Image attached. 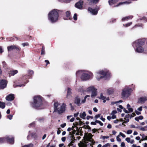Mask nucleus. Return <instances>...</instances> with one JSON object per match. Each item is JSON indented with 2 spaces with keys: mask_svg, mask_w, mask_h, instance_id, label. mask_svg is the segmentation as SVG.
I'll use <instances>...</instances> for the list:
<instances>
[{
  "mask_svg": "<svg viewBox=\"0 0 147 147\" xmlns=\"http://www.w3.org/2000/svg\"><path fill=\"white\" fill-rule=\"evenodd\" d=\"M114 90L112 88H109L107 90V92L109 94H111L113 93Z\"/></svg>",
  "mask_w": 147,
  "mask_h": 147,
  "instance_id": "5701e85b",
  "label": "nucleus"
},
{
  "mask_svg": "<svg viewBox=\"0 0 147 147\" xmlns=\"http://www.w3.org/2000/svg\"><path fill=\"white\" fill-rule=\"evenodd\" d=\"M74 129V127H73V126H72V128H71V127H69V128L67 129V131H70L71 130L73 129Z\"/></svg>",
  "mask_w": 147,
  "mask_h": 147,
  "instance_id": "09e8293b",
  "label": "nucleus"
},
{
  "mask_svg": "<svg viewBox=\"0 0 147 147\" xmlns=\"http://www.w3.org/2000/svg\"><path fill=\"white\" fill-rule=\"evenodd\" d=\"M85 91L88 92H91V96L92 97L96 96L97 94V89L93 86L89 87Z\"/></svg>",
  "mask_w": 147,
  "mask_h": 147,
  "instance_id": "1a4fd4ad",
  "label": "nucleus"
},
{
  "mask_svg": "<svg viewBox=\"0 0 147 147\" xmlns=\"http://www.w3.org/2000/svg\"><path fill=\"white\" fill-rule=\"evenodd\" d=\"M99 10L98 7L93 9L90 7H89L88 9V11L91 13L93 15H96L98 13V11Z\"/></svg>",
  "mask_w": 147,
  "mask_h": 147,
  "instance_id": "ddd939ff",
  "label": "nucleus"
},
{
  "mask_svg": "<svg viewBox=\"0 0 147 147\" xmlns=\"http://www.w3.org/2000/svg\"><path fill=\"white\" fill-rule=\"evenodd\" d=\"M25 86V84H21L20 85H14L13 86L15 88H16L17 87H24Z\"/></svg>",
  "mask_w": 147,
  "mask_h": 147,
  "instance_id": "72a5a7b5",
  "label": "nucleus"
},
{
  "mask_svg": "<svg viewBox=\"0 0 147 147\" xmlns=\"http://www.w3.org/2000/svg\"><path fill=\"white\" fill-rule=\"evenodd\" d=\"M143 119V117L142 116H140L139 117H136L135 118V120L137 121H138L140 119L142 120Z\"/></svg>",
  "mask_w": 147,
  "mask_h": 147,
  "instance_id": "a878e982",
  "label": "nucleus"
},
{
  "mask_svg": "<svg viewBox=\"0 0 147 147\" xmlns=\"http://www.w3.org/2000/svg\"><path fill=\"white\" fill-rule=\"evenodd\" d=\"M89 4H91L92 3L96 4L99 1V0H89Z\"/></svg>",
  "mask_w": 147,
  "mask_h": 147,
  "instance_id": "4be33fe9",
  "label": "nucleus"
},
{
  "mask_svg": "<svg viewBox=\"0 0 147 147\" xmlns=\"http://www.w3.org/2000/svg\"><path fill=\"white\" fill-rule=\"evenodd\" d=\"M66 123H65L63 124H61V127L62 128H63L64 127L66 126Z\"/></svg>",
  "mask_w": 147,
  "mask_h": 147,
  "instance_id": "603ef678",
  "label": "nucleus"
},
{
  "mask_svg": "<svg viewBox=\"0 0 147 147\" xmlns=\"http://www.w3.org/2000/svg\"><path fill=\"white\" fill-rule=\"evenodd\" d=\"M131 3V2L130 1H126L123 2H121L119 3L116 6H118L120 5L126 4H129Z\"/></svg>",
  "mask_w": 147,
  "mask_h": 147,
  "instance_id": "aec40b11",
  "label": "nucleus"
},
{
  "mask_svg": "<svg viewBox=\"0 0 147 147\" xmlns=\"http://www.w3.org/2000/svg\"><path fill=\"white\" fill-rule=\"evenodd\" d=\"M22 45L24 47L25 46L28 45V44L27 43H22Z\"/></svg>",
  "mask_w": 147,
  "mask_h": 147,
  "instance_id": "bf43d9fd",
  "label": "nucleus"
},
{
  "mask_svg": "<svg viewBox=\"0 0 147 147\" xmlns=\"http://www.w3.org/2000/svg\"><path fill=\"white\" fill-rule=\"evenodd\" d=\"M33 146L34 145L33 144L30 143L28 144L22 146V147H33Z\"/></svg>",
  "mask_w": 147,
  "mask_h": 147,
  "instance_id": "c85d7f7f",
  "label": "nucleus"
},
{
  "mask_svg": "<svg viewBox=\"0 0 147 147\" xmlns=\"http://www.w3.org/2000/svg\"><path fill=\"white\" fill-rule=\"evenodd\" d=\"M144 41L141 39L136 40L132 44V45L135 49L136 52L138 53H142L144 51V48L142 46L144 45Z\"/></svg>",
  "mask_w": 147,
  "mask_h": 147,
  "instance_id": "f03ea898",
  "label": "nucleus"
},
{
  "mask_svg": "<svg viewBox=\"0 0 147 147\" xmlns=\"http://www.w3.org/2000/svg\"><path fill=\"white\" fill-rule=\"evenodd\" d=\"M6 141L10 144H13L14 143V138L11 136H9L4 138H0V144Z\"/></svg>",
  "mask_w": 147,
  "mask_h": 147,
  "instance_id": "9d476101",
  "label": "nucleus"
},
{
  "mask_svg": "<svg viewBox=\"0 0 147 147\" xmlns=\"http://www.w3.org/2000/svg\"><path fill=\"white\" fill-rule=\"evenodd\" d=\"M102 138L103 139L105 140V138L108 139L109 138V137L108 136H102Z\"/></svg>",
  "mask_w": 147,
  "mask_h": 147,
  "instance_id": "0e129e2a",
  "label": "nucleus"
},
{
  "mask_svg": "<svg viewBox=\"0 0 147 147\" xmlns=\"http://www.w3.org/2000/svg\"><path fill=\"white\" fill-rule=\"evenodd\" d=\"M42 105V97L39 95L36 96L34 98V102L32 105L33 107L38 109Z\"/></svg>",
  "mask_w": 147,
  "mask_h": 147,
  "instance_id": "423d86ee",
  "label": "nucleus"
},
{
  "mask_svg": "<svg viewBox=\"0 0 147 147\" xmlns=\"http://www.w3.org/2000/svg\"><path fill=\"white\" fill-rule=\"evenodd\" d=\"M100 114H98L96 115L95 116V118L96 119H97L98 118L100 117Z\"/></svg>",
  "mask_w": 147,
  "mask_h": 147,
  "instance_id": "8fccbe9b",
  "label": "nucleus"
},
{
  "mask_svg": "<svg viewBox=\"0 0 147 147\" xmlns=\"http://www.w3.org/2000/svg\"><path fill=\"white\" fill-rule=\"evenodd\" d=\"M86 116V114L85 112H83L82 113H80V117L84 119L85 118Z\"/></svg>",
  "mask_w": 147,
  "mask_h": 147,
  "instance_id": "412c9836",
  "label": "nucleus"
},
{
  "mask_svg": "<svg viewBox=\"0 0 147 147\" xmlns=\"http://www.w3.org/2000/svg\"><path fill=\"white\" fill-rule=\"evenodd\" d=\"M54 112H57L59 114L63 113L65 110L66 105L63 103L61 105L60 102H56L54 103Z\"/></svg>",
  "mask_w": 147,
  "mask_h": 147,
  "instance_id": "7ed1b4c3",
  "label": "nucleus"
},
{
  "mask_svg": "<svg viewBox=\"0 0 147 147\" xmlns=\"http://www.w3.org/2000/svg\"><path fill=\"white\" fill-rule=\"evenodd\" d=\"M74 143V141L73 140H72L71 142L68 144V146H71L73 145V143Z\"/></svg>",
  "mask_w": 147,
  "mask_h": 147,
  "instance_id": "6e6d98bb",
  "label": "nucleus"
},
{
  "mask_svg": "<svg viewBox=\"0 0 147 147\" xmlns=\"http://www.w3.org/2000/svg\"><path fill=\"white\" fill-rule=\"evenodd\" d=\"M132 24V22H129V23H127V24H125V25L123 24V26H125L127 27H128L129 26H130Z\"/></svg>",
  "mask_w": 147,
  "mask_h": 147,
  "instance_id": "2f4dec72",
  "label": "nucleus"
},
{
  "mask_svg": "<svg viewBox=\"0 0 147 147\" xmlns=\"http://www.w3.org/2000/svg\"><path fill=\"white\" fill-rule=\"evenodd\" d=\"M132 131L131 130H129L127 131V133L128 134H130L132 133Z\"/></svg>",
  "mask_w": 147,
  "mask_h": 147,
  "instance_id": "37998d69",
  "label": "nucleus"
},
{
  "mask_svg": "<svg viewBox=\"0 0 147 147\" xmlns=\"http://www.w3.org/2000/svg\"><path fill=\"white\" fill-rule=\"evenodd\" d=\"M117 103H118V101H113L111 102V105H113Z\"/></svg>",
  "mask_w": 147,
  "mask_h": 147,
  "instance_id": "4d7b16f0",
  "label": "nucleus"
},
{
  "mask_svg": "<svg viewBox=\"0 0 147 147\" xmlns=\"http://www.w3.org/2000/svg\"><path fill=\"white\" fill-rule=\"evenodd\" d=\"M80 99L78 97H77L75 98V102L78 106L80 105Z\"/></svg>",
  "mask_w": 147,
  "mask_h": 147,
  "instance_id": "a211bd4d",
  "label": "nucleus"
},
{
  "mask_svg": "<svg viewBox=\"0 0 147 147\" xmlns=\"http://www.w3.org/2000/svg\"><path fill=\"white\" fill-rule=\"evenodd\" d=\"M14 49H16L18 51H19L20 50V49L18 46L14 45L7 47V50L9 52L12 51Z\"/></svg>",
  "mask_w": 147,
  "mask_h": 147,
  "instance_id": "9b49d317",
  "label": "nucleus"
},
{
  "mask_svg": "<svg viewBox=\"0 0 147 147\" xmlns=\"http://www.w3.org/2000/svg\"><path fill=\"white\" fill-rule=\"evenodd\" d=\"M34 73V71H33L32 70H30V71L29 72V74L30 75H32Z\"/></svg>",
  "mask_w": 147,
  "mask_h": 147,
  "instance_id": "052dcab7",
  "label": "nucleus"
},
{
  "mask_svg": "<svg viewBox=\"0 0 147 147\" xmlns=\"http://www.w3.org/2000/svg\"><path fill=\"white\" fill-rule=\"evenodd\" d=\"M92 137H90L86 138L84 144H81L79 143L78 145L79 147H93L92 143L94 144V141H91Z\"/></svg>",
  "mask_w": 147,
  "mask_h": 147,
  "instance_id": "0eeeda50",
  "label": "nucleus"
},
{
  "mask_svg": "<svg viewBox=\"0 0 147 147\" xmlns=\"http://www.w3.org/2000/svg\"><path fill=\"white\" fill-rule=\"evenodd\" d=\"M81 75L80 78L82 80L86 81L89 79L93 77V74L90 72L82 70H79L76 73L77 77Z\"/></svg>",
  "mask_w": 147,
  "mask_h": 147,
  "instance_id": "f257e3e1",
  "label": "nucleus"
},
{
  "mask_svg": "<svg viewBox=\"0 0 147 147\" xmlns=\"http://www.w3.org/2000/svg\"><path fill=\"white\" fill-rule=\"evenodd\" d=\"M7 84V81L5 80H0V89H3L5 88Z\"/></svg>",
  "mask_w": 147,
  "mask_h": 147,
  "instance_id": "f8f14e48",
  "label": "nucleus"
},
{
  "mask_svg": "<svg viewBox=\"0 0 147 147\" xmlns=\"http://www.w3.org/2000/svg\"><path fill=\"white\" fill-rule=\"evenodd\" d=\"M58 11L54 9L51 11L49 14V19L52 23L57 22L58 18Z\"/></svg>",
  "mask_w": 147,
  "mask_h": 147,
  "instance_id": "20e7f679",
  "label": "nucleus"
},
{
  "mask_svg": "<svg viewBox=\"0 0 147 147\" xmlns=\"http://www.w3.org/2000/svg\"><path fill=\"white\" fill-rule=\"evenodd\" d=\"M5 107V103L0 101V108L2 109H4Z\"/></svg>",
  "mask_w": 147,
  "mask_h": 147,
  "instance_id": "bb28decb",
  "label": "nucleus"
},
{
  "mask_svg": "<svg viewBox=\"0 0 147 147\" xmlns=\"http://www.w3.org/2000/svg\"><path fill=\"white\" fill-rule=\"evenodd\" d=\"M135 112L136 113V114L137 115H140L141 114V113L140 112L138 111L137 110H136L135 111Z\"/></svg>",
  "mask_w": 147,
  "mask_h": 147,
  "instance_id": "5fc2aeb1",
  "label": "nucleus"
},
{
  "mask_svg": "<svg viewBox=\"0 0 147 147\" xmlns=\"http://www.w3.org/2000/svg\"><path fill=\"white\" fill-rule=\"evenodd\" d=\"M140 136H142L143 140H147V136H145L144 134H140Z\"/></svg>",
  "mask_w": 147,
  "mask_h": 147,
  "instance_id": "c756f323",
  "label": "nucleus"
},
{
  "mask_svg": "<svg viewBox=\"0 0 147 147\" xmlns=\"http://www.w3.org/2000/svg\"><path fill=\"white\" fill-rule=\"evenodd\" d=\"M128 109V112H129V113H131V112H132L133 111V109L132 108H129Z\"/></svg>",
  "mask_w": 147,
  "mask_h": 147,
  "instance_id": "c03bdc74",
  "label": "nucleus"
},
{
  "mask_svg": "<svg viewBox=\"0 0 147 147\" xmlns=\"http://www.w3.org/2000/svg\"><path fill=\"white\" fill-rule=\"evenodd\" d=\"M70 12L69 11H67L66 12V16L67 18V20H71V19L70 17Z\"/></svg>",
  "mask_w": 147,
  "mask_h": 147,
  "instance_id": "393cba45",
  "label": "nucleus"
},
{
  "mask_svg": "<svg viewBox=\"0 0 147 147\" xmlns=\"http://www.w3.org/2000/svg\"><path fill=\"white\" fill-rule=\"evenodd\" d=\"M133 16H129L123 18L122 19V21H125L128 20L129 19H131L133 18Z\"/></svg>",
  "mask_w": 147,
  "mask_h": 147,
  "instance_id": "f3484780",
  "label": "nucleus"
},
{
  "mask_svg": "<svg viewBox=\"0 0 147 147\" xmlns=\"http://www.w3.org/2000/svg\"><path fill=\"white\" fill-rule=\"evenodd\" d=\"M117 1V0H111L109 1V3L110 5H111L112 4L114 3Z\"/></svg>",
  "mask_w": 147,
  "mask_h": 147,
  "instance_id": "cd10ccee",
  "label": "nucleus"
},
{
  "mask_svg": "<svg viewBox=\"0 0 147 147\" xmlns=\"http://www.w3.org/2000/svg\"><path fill=\"white\" fill-rule=\"evenodd\" d=\"M18 73V71L17 70H14L10 71L9 73V75L10 76H13L15 74H16Z\"/></svg>",
  "mask_w": 147,
  "mask_h": 147,
  "instance_id": "6ab92c4d",
  "label": "nucleus"
},
{
  "mask_svg": "<svg viewBox=\"0 0 147 147\" xmlns=\"http://www.w3.org/2000/svg\"><path fill=\"white\" fill-rule=\"evenodd\" d=\"M45 49L43 47H42V49L41 50V54L42 55H44L45 54Z\"/></svg>",
  "mask_w": 147,
  "mask_h": 147,
  "instance_id": "f704fd0d",
  "label": "nucleus"
},
{
  "mask_svg": "<svg viewBox=\"0 0 147 147\" xmlns=\"http://www.w3.org/2000/svg\"><path fill=\"white\" fill-rule=\"evenodd\" d=\"M14 95L13 94H11L7 96L6 98L7 100L11 101L13 100L14 99Z\"/></svg>",
  "mask_w": 147,
  "mask_h": 147,
  "instance_id": "2eb2a0df",
  "label": "nucleus"
},
{
  "mask_svg": "<svg viewBox=\"0 0 147 147\" xmlns=\"http://www.w3.org/2000/svg\"><path fill=\"white\" fill-rule=\"evenodd\" d=\"M119 135H118L117 137V141L118 142H121V139L119 138Z\"/></svg>",
  "mask_w": 147,
  "mask_h": 147,
  "instance_id": "49530a36",
  "label": "nucleus"
},
{
  "mask_svg": "<svg viewBox=\"0 0 147 147\" xmlns=\"http://www.w3.org/2000/svg\"><path fill=\"white\" fill-rule=\"evenodd\" d=\"M123 111L124 112H125L126 113H129V112L125 108H124L123 109Z\"/></svg>",
  "mask_w": 147,
  "mask_h": 147,
  "instance_id": "338daca9",
  "label": "nucleus"
},
{
  "mask_svg": "<svg viewBox=\"0 0 147 147\" xmlns=\"http://www.w3.org/2000/svg\"><path fill=\"white\" fill-rule=\"evenodd\" d=\"M74 19L75 20H77V15L76 13H75L73 17Z\"/></svg>",
  "mask_w": 147,
  "mask_h": 147,
  "instance_id": "79ce46f5",
  "label": "nucleus"
},
{
  "mask_svg": "<svg viewBox=\"0 0 147 147\" xmlns=\"http://www.w3.org/2000/svg\"><path fill=\"white\" fill-rule=\"evenodd\" d=\"M147 126H146L144 127H139V129H140L142 131H147Z\"/></svg>",
  "mask_w": 147,
  "mask_h": 147,
  "instance_id": "7c9ffc66",
  "label": "nucleus"
},
{
  "mask_svg": "<svg viewBox=\"0 0 147 147\" xmlns=\"http://www.w3.org/2000/svg\"><path fill=\"white\" fill-rule=\"evenodd\" d=\"M112 115L111 117L112 118V119H115L116 118V116L115 115V114H112V115Z\"/></svg>",
  "mask_w": 147,
  "mask_h": 147,
  "instance_id": "864d4df0",
  "label": "nucleus"
},
{
  "mask_svg": "<svg viewBox=\"0 0 147 147\" xmlns=\"http://www.w3.org/2000/svg\"><path fill=\"white\" fill-rule=\"evenodd\" d=\"M96 121L95 122H91V124L93 125H96Z\"/></svg>",
  "mask_w": 147,
  "mask_h": 147,
  "instance_id": "69168bd1",
  "label": "nucleus"
},
{
  "mask_svg": "<svg viewBox=\"0 0 147 147\" xmlns=\"http://www.w3.org/2000/svg\"><path fill=\"white\" fill-rule=\"evenodd\" d=\"M117 113V111L116 110H114L112 111V112L111 114V115H112L113 114H115Z\"/></svg>",
  "mask_w": 147,
  "mask_h": 147,
  "instance_id": "a18cd8bd",
  "label": "nucleus"
},
{
  "mask_svg": "<svg viewBox=\"0 0 147 147\" xmlns=\"http://www.w3.org/2000/svg\"><path fill=\"white\" fill-rule=\"evenodd\" d=\"M83 3V1H80L75 4V7L78 9H81L82 7Z\"/></svg>",
  "mask_w": 147,
  "mask_h": 147,
  "instance_id": "4468645a",
  "label": "nucleus"
},
{
  "mask_svg": "<svg viewBox=\"0 0 147 147\" xmlns=\"http://www.w3.org/2000/svg\"><path fill=\"white\" fill-rule=\"evenodd\" d=\"M96 122L97 123H99L101 126H102L103 125V123L99 121L96 120Z\"/></svg>",
  "mask_w": 147,
  "mask_h": 147,
  "instance_id": "a19ab883",
  "label": "nucleus"
},
{
  "mask_svg": "<svg viewBox=\"0 0 147 147\" xmlns=\"http://www.w3.org/2000/svg\"><path fill=\"white\" fill-rule=\"evenodd\" d=\"M71 89L69 88H68L67 89V97H68L69 96H70L71 94Z\"/></svg>",
  "mask_w": 147,
  "mask_h": 147,
  "instance_id": "b1692460",
  "label": "nucleus"
},
{
  "mask_svg": "<svg viewBox=\"0 0 147 147\" xmlns=\"http://www.w3.org/2000/svg\"><path fill=\"white\" fill-rule=\"evenodd\" d=\"M121 147H124L125 146V144L124 142L121 143Z\"/></svg>",
  "mask_w": 147,
  "mask_h": 147,
  "instance_id": "680f3d73",
  "label": "nucleus"
},
{
  "mask_svg": "<svg viewBox=\"0 0 147 147\" xmlns=\"http://www.w3.org/2000/svg\"><path fill=\"white\" fill-rule=\"evenodd\" d=\"M130 139L129 138H127L125 139V140L128 142L130 143Z\"/></svg>",
  "mask_w": 147,
  "mask_h": 147,
  "instance_id": "de8ad7c7",
  "label": "nucleus"
},
{
  "mask_svg": "<svg viewBox=\"0 0 147 147\" xmlns=\"http://www.w3.org/2000/svg\"><path fill=\"white\" fill-rule=\"evenodd\" d=\"M124 119L125 120V121H124L123 122V123H122V124L124 125V126H125V125L123 124V123H126L128 122L129 121V120L128 118H124Z\"/></svg>",
  "mask_w": 147,
  "mask_h": 147,
  "instance_id": "473e14b6",
  "label": "nucleus"
},
{
  "mask_svg": "<svg viewBox=\"0 0 147 147\" xmlns=\"http://www.w3.org/2000/svg\"><path fill=\"white\" fill-rule=\"evenodd\" d=\"M100 99H102V100H104V99H106V97L104 96L103 95V94H100Z\"/></svg>",
  "mask_w": 147,
  "mask_h": 147,
  "instance_id": "c9c22d12",
  "label": "nucleus"
},
{
  "mask_svg": "<svg viewBox=\"0 0 147 147\" xmlns=\"http://www.w3.org/2000/svg\"><path fill=\"white\" fill-rule=\"evenodd\" d=\"M119 135L121 136L123 138H125V135L123 134L121 132L120 133Z\"/></svg>",
  "mask_w": 147,
  "mask_h": 147,
  "instance_id": "13d9d810",
  "label": "nucleus"
},
{
  "mask_svg": "<svg viewBox=\"0 0 147 147\" xmlns=\"http://www.w3.org/2000/svg\"><path fill=\"white\" fill-rule=\"evenodd\" d=\"M147 100V97H142L139 99L138 102L141 104H143Z\"/></svg>",
  "mask_w": 147,
  "mask_h": 147,
  "instance_id": "dca6fc26",
  "label": "nucleus"
},
{
  "mask_svg": "<svg viewBox=\"0 0 147 147\" xmlns=\"http://www.w3.org/2000/svg\"><path fill=\"white\" fill-rule=\"evenodd\" d=\"M79 122H78L73 123V124L74 126H73L74 127H74H76L77 125H78L79 124Z\"/></svg>",
  "mask_w": 147,
  "mask_h": 147,
  "instance_id": "e433bc0d",
  "label": "nucleus"
},
{
  "mask_svg": "<svg viewBox=\"0 0 147 147\" xmlns=\"http://www.w3.org/2000/svg\"><path fill=\"white\" fill-rule=\"evenodd\" d=\"M13 117V115H9L7 116V118L10 120L12 119V118Z\"/></svg>",
  "mask_w": 147,
  "mask_h": 147,
  "instance_id": "3c124183",
  "label": "nucleus"
},
{
  "mask_svg": "<svg viewBox=\"0 0 147 147\" xmlns=\"http://www.w3.org/2000/svg\"><path fill=\"white\" fill-rule=\"evenodd\" d=\"M132 115H130L129 114L126 115L125 118H130V119L132 117Z\"/></svg>",
  "mask_w": 147,
  "mask_h": 147,
  "instance_id": "4c0bfd02",
  "label": "nucleus"
},
{
  "mask_svg": "<svg viewBox=\"0 0 147 147\" xmlns=\"http://www.w3.org/2000/svg\"><path fill=\"white\" fill-rule=\"evenodd\" d=\"M132 90L131 88L128 87H125L123 90L121 95L123 98H127L131 95Z\"/></svg>",
  "mask_w": 147,
  "mask_h": 147,
  "instance_id": "6e6552de",
  "label": "nucleus"
},
{
  "mask_svg": "<svg viewBox=\"0 0 147 147\" xmlns=\"http://www.w3.org/2000/svg\"><path fill=\"white\" fill-rule=\"evenodd\" d=\"M140 20H143L144 22H146L147 21V18L145 17L142 18H141Z\"/></svg>",
  "mask_w": 147,
  "mask_h": 147,
  "instance_id": "ea45409f",
  "label": "nucleus"
},
{
  "mask_svg": "<svg viewBox=\"0 0 147 147\" xmlns=\"http://www.w3.org/2000/svg\"><path fill=\"white\" fill-rule=\"evenodd\" d=\"M110 75V74L109 71L106 69L99 70L96 73V78L98 81L106 76H107Z\"/></svg>",
  "mask_w": 147,
  "mask_h": 147,
  "instance_id": "39448f33",
  "label": "nucleus"
},
{
  "mask_svg": "<svg viewBox=\"0 0 147 147\" xmlns=\"http://www.w3.org/2000/svg\"><path fill=\"white\" fill-rule=\"evenodd\" d=\"M100 119L103 122H104L105 120V119L103 118L102 116H101V117L100 118Z\"/></svg>",
  "mask_w": 147,
  "mask_h": 147,
  "instance_id": "774afa93",
  "label": "nucleus"
},
{
  "mask_svg": "<svg viewBox=\"0 0 147 147\" xmlns=\"http://www.w3.org/2000/svg\"><path fill=\"white\" fill-rule=\"evenodd\" d=\"M143 26V25L141 24H136L135 26H134V27H142Z\"/></svg>",
  "mask_w": 147,
  "mask_h": 147,
  "instance_id": "58836bf2",
  "label": "nucleus"
},
{
  "mask_svg": "<svg viewBox=\"0 0 147 147\" xmlns=\"http://www.w3.org/2000/svg\"><path fill=\"white\" fill-rule=\"evenodd\" d=\"M90 118H91V119H92L93 118V117L91 116H88L87 117H86V119H87L88 120Z\"/></svg>",
  "mask_w": 147,
  "mask_h": 147,
  "instance_id": "e2e57ef3",
  "label": "nucleus"
}]
</instances>
